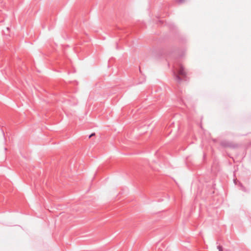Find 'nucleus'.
Segmentation results:
<instances>
[{
	"instance_id": "nucleus-5",
	"label": "nucleus",
	"mask_w": 251,
	"mask_h": 251,
	"mask_svg": "<svg viewBox=\"0 0 251 251\" xmlns=\"http://www.w3.org/2000/svg\"><path fill=\"white\" fill-rule=\"evenodd\" d=\"M95 135V133H92L91 134H90L89 136V138H90L91 137H92V136H94Z\"/></svg>"
},
{
	"instance_id": "nucleus-1",
	"label": "nucleus",
	"mask_w": 251,
	"mask_h": 251,
	"mask_svg": "<svg viewBox=\"0 0 251 251\" xmlns=\"http://www.w3.org/2000/svg\"><path fill=\"white\" fill-rule=\"evenodd\" d=\"M187 73L184 70V69L182 66H180L179 70H178V74H176L175 72H174V75L175 80L178 83L180 82L182 79L179 75H181L184 78L186 77Z\"/></svg>"
},
{
	"instance_id": "nucleus-3",
	"label": "nucleus",
	"mask_w": 251,
	"mask_h": 251,
	"mask_svg": "<svg viewBox=\"0 0 251 251\" xmlns=\"http://www.w3.org/2000/svg\"><path fill=\"white\" fill-rule=\"evenodd\" d=\"M175 1L178 3H182L185 1V0H175Z\"/></svg>"
},
{
	"instance_id": "nucleus-6",
	"label": "nucleus",
	"mask_w": 251,
	"mask_h": 251,
	"mask_svg": "<svg viewBox=\"0 0 251 251\" xmlns=\"http://www.w3.org/2000/svg\"><path fill=\"white\" fill-rule=\"evenodd\" d=\"M241 186L242 187V190H243V191H245V187H243L241 184Z\"/></svg>"
},
{
	"instance_id": "nucleus-2",
	"label": "nucleus",
	"mask_w": 251,
	"mask_h": 251,
	"mask_svg": "<svg viewBox=\"0 0 251 251\" xmlns=\"http://www.w3.org/2000/svg\"><path fill=\"white\" fill-rule=\"evenodd\" d=\"M221 146L225 148H230L235 149L238 147V145L233 143L232 142L228 141H222L220 143Z\"/></svg>"
},
{
	"instance_id": "nucleus-4",
	"label": "nucleus",
	"mask_w": 251,
	"mask_h": 251,
	"mask_svg": "<svg viewBox=\"0 0 251 251\" xmlns=\"http://www.w3.org/2000/svg\"><path fill=\"white\" fill-rule=\"evenodd\" d=\"M217 249L219 250V251H223V247L221 246H218Z\"/></svg>"
}]
</instances>
